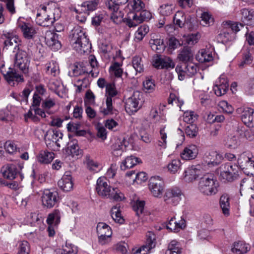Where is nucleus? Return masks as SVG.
Listing matches in <instances>:
<instances>
[{
	"label": "nucleus",
	"mask_w": 254,
	"mask_h": 254,
	"mask_svg": "<svg viewBox=\"0 0 254 254\" xmlns=\"http://www.w3.org/2000/svg\"><path fill=\"white\" fill-rule=\"evenodd\" d=\"M151 49L157 53H161L165 49V46L163 41L159 38H151L149 41Z\"/></svg>",
	"instance_id": "obj_40"
},
{
	"label": "nucleus",
	"mask_w": 254,
	"mask_h": 254,
	"mask_svg": "<svg viewBox=\"0 0 254 254\" xmlns=\"http://www.w3.org/2000/svg\"><path fill=\"white\" fill-rule=\"evenodd\" d=\"M240 141L238 138L235 136H233L227 139L225 145L228 148L235 149L240 145Z\"/></svg>",
	"instance_id": "obj_57"
},
{
	"label": "nucleus",
	"mask_w": 254,
	"mask_h": 254,
	"mask_svg": "<svg viewBox=\"0 0 254 254\" xmlns=\"http://www.w3.org/2000/svg\"><path fill=\"white\" fill-rule=\"evenodd\" d=\"M183 248L179 242L171 241L168 245L165 254H182Z\"/></svg>",
	"instance_id": "obj_34"
},
{
	"label": "nucleus",
	"mask_w": 254,
	"mask_h": 254,
	"mask_svg": "<svg viewBox=\"0 0 254 254\" xmlns=\"http://www.w3.org/2000/svg\"><path fill=\"white\" fill-rule=\"evenodd\" d=\"M0 172L3 177L8 179H14L18 173L16 166L14 164H6L2 166Z\"/></svg>",
	"instance_id": "obj_28"
},
{
	"label": "nucleus",
	"mask_w": 254,
	"mask_h": 254,
	"mask_svg": "<svg viewBox=\"0 0 254 254\" xmlns=\"http://www.w3.org/2000/svg\"><path fill=\"white\" fill-rule=\"evenodd\" d=\"M228 88V80L225 75H222L214 86L213 90L217 96H221L226 93Z\"/></svg>",
	"instance_id": "obj_20"
},
{
	"label": "nucleus",
	"mask_w": 254,
	"mask_h": 254,
	"mask_svg": "<svg viewBox=\"0 0 254 254\" xmlns=\"http://www.w3.org/2000/svg\"><path fill=\"white\" fill-rule=\"evenodd\" d=\"M98 243L105 245L111 241L112 231L111 227L104 222H99L96 227Z\"/></svg>",
	"instance_id": "obj_8"
},
{
	"label": "nucleus",
	"mask_w": 254,
	"mask_h": 254,
	"mask_svg": "<svg viewBox=\"0 0 254 254\" xmlns=\"http://www.w3.org/2000/svg\"><path fill=\"white\" fill-rule=\"evenodd\" d=\"M168 103L172 105H176L181 109V106L184 104V101L177 97L175 94L171 93L168 99Z\"/></svg>",
	"instance_id": "obj_61"
},
{
	"label": "nucleus",
	"mask_w": 254,
	"mask_h": 254,
	"mask_svg": "<svg viewBox=\"0 0 254 254\" xmlns=\"http://www.w3.org/2000/svg\"><path fill=\"white\" fill-rule=\"evenodd\" d=\"M110 214L113 219L117 223L123 224L124 219L122 216L120 210V206L116 205L114 206L110 211Z\"/></svg>",
	"instance_id": "obj_46"
},
{
	"label": "nucleus",
	"mask_w": 254,
	"mask_h": 254,
	"mask_svg": "<svg viewBox=\"0 0 254 254\" xmlns=\"http://www.w3.org/2000/svg\"><path fill=\"white\" fill-rule=\"evenodd\" d=\"M238 114L241 115L242 122L247 126L252 124L253 120L254 109L247 107H241L236 110Z\"/></svg>",
	"instance_id": "obj_21"
},
{
	"label": "nucleus",
	"mask_w": 254,
	"mask_h": 254,
	"mask_svg": "<svg viewBox=\"0 0 254 254\" xmlns=\"http://www.w3.org/2000/svg\"><path fill=\"white\" fill-rule=\"evenodd\" d=\"M85 163L87 168L91 171L97 172L100 170L99 164L92 159L89 155H86Z\"/></svg>",
	"instance_id": "obj_48"
},
{
	"label": "nucleus",
	"mask_w": 254,
	"mask_h": 254,
	"mask_svg": "<svg viewBox=\"0 0 254 254\" xmlns=\"http://www.w3.org/2000/svg\"><path fill=\"white\" fill-rule=\"evenodd\" d=\"M165 126L160 128V140L158 141V145L162 149H165L167 147V141L166 139L167 137V132L165 131Z\"/></svg>",
	"instance_id": "obj_55"
},
{
	"label": "nucleus",
	"mask_w": 254,
	"mask_h": 254,
	"mask_svg": "<svg viewBox=\"0 0 254 254\" xmlns=\"http://www.w3.org/2000/svg\"><path fill=\"white\" fill-rule=\"evenodd\" d=\"M54 158V153L46 151H41L37 156V161L43 164L50 163Z\"/></svg>",
	"instance_id": "obj_39"
},
{
	"label": "nucleus",
	"mask_w": 254,
	"mask_h": 254,
	"mask_svg": "<svg viewBox=\"0 0 254 254\" xmlns=\"http://www.w3.org/2000/svg\"><path fill=\"white\" fill-rule=\"evenodd\" d=\"M56 105L55 102L54 100L51 99H48L44 101L42 103V107L46 111V112L49 114H51V113L49 110L55 106Z\"/></svg>",
	"instance_id": "obj_63"
},
{
	"label": "nucleus",
	"mask_w": 254,
	"mask_h": 254,
	"mask_svg": "<svg viewBox=\"0 0 254 254\" xmlns=\"http://www.w3.org/2000/svg\"><path fill=\"white\" fill-rule=\"evenodd\" d=\"M61 217V212L59 210H55L52 213H50L47 219L48 225L57 226L60 222Z\"/></svg>",
	"instance_id": "obj_42"
},
{
	"label": "nucleus",
	"mask_w": 254,
	"mask_h": 254,
	"mask_svg": "<svg viewBox=\"0 0 254 254\" xmlns=\"http://www.w3.org/2000/svg\"><path fill=\"white\" fill-rule=\"evenodd\" d=\"M23 37L27 39H32L36 34L34 27L30 23L23 22L19 25Z\"/></svg>",
	"instance_id": "obj_29"
},
{
	"label": "nucleus",
	"mask_w": 254,
	"mask_h": 254,
	"mask_svg": "<svg viewBox=\"0 0 254 254\" xmlns=\"http://www.w3.org/2000/svg\"><path fill=\"white\" fill-rule=\"evenodd\" d=\"M46 137L48 139L51 140L54 143H56L58 146L59 144L57 142L60 139H62L63 137V133L59 130L53 129L52 130H49L47 132Z\"/></svg>",
	"instance_id": "obj_45"
},
{
	"label": "nucleus",
	"mask_w": 254,
	"mask_h": 254,
	"mask_svg": "<svg viewBox=\"0 0 254 254\" xmlns=\"http://www.w3.org/2000/svg\"><path fill=\"white\" fill-rule=\"evenodd\" d=\"M70 37L72 46L76 51L85 52L90 47L85 32L79 26H76L72 30Z\"/></svg>",
	"instance_id": "obj_3"
},
{
	"label": "nucleus",
	"mask_w": 254,
	"mask_h": 254,
	"mask_svg": "<svg viewBox=\"0 0 254 254\" xmlns=\"http://www.w3.org/2000/svg\"><path fill=\"white\" fill-rule=\"evenodd\" d=\"M46 72L53 76H56L60 73L59 66L58 63L55 61L49 62L46 64Z\"/></svg>",
	"instance_id": "obj_47"
},
{
	"label": "nucleus",
	"mask_w": 254,
	"mask_h": 254,
	"mask_svg": "<svg viewBox=\"0 0 254 254\" xmlns=\"http://www.w3.org/2000/svg\"><path fill=\"white\" fill-rule=\"evenodd\" d=\"M96 190L98 194L104 198L120 201L125 198L124 194L117 188H112L104 177H100L97 181Z\"/></svg>",
	"instance_id": "obj_2"
},
{
	"label": "nucleus",
	"mask_w": 254,
	"mask_h": 254,
	"mask_svg": "<svg viewBox=\"0 0 254 254\" xmlns=\"http://www.w3.org/2000/svg\"><path fill=\"white\" fill-rule=\"evenodd\" d=\"M89 61L90 66L92 68V70H88L87 69L84 71H81L76 67V68L74 69L73 70L74 76L81 75L83 74H86V76L81 79H77L75 80L74 85L77 87V92H80L82 90L87 88L89 85V81L88 78L87 77V74H91L92 77H96L98 75V62L95 56L93 55H90L89 56Z\"/></svg>",
	"instance_id": "obj_1"
},
{
	"label": "nucleus",
	"mask_w": 254,
	"mask_h": 254,
	"mask_svg": "<svg viewBox=\"0 0 254 254\" xmlns=\"http://www.w3.org/2000/svg\"><path fill=\"white\" fill-rule=\"evenodd\" d=\"M132 66L136 72L140 73L143 70V64L141 58L134 57L132 61Z\"/></svg>",
	"instance_id": "obj_58"
},
{
	"label": "nucleus",
	"mask_w": 254,
	"mask_h": 254,
	"mask_svg": "<svg viewBox=\"0 0 254 254\" xmlns=\"http://www.w3.org/2000/svg\"><path fill=\"white\" fill-rule=\"evenodd\" d=\"M198 127L196 125L193 124H190L186 127L185 132L187 136L193 138L195 137L198 133Z\"/></svg>",
	"instance_id": "obj_56"
},
{
	"label": "nucleus",
	"mask_w": 254,
	"mask_h": 254,
	"mask_svg": "<svg viewBox=\"0 0 254 254\" xmlns=\"http://www.w3.org/2000/svg\"><path fill=\"white\" fill-rule=\"evenodd\" d=\"M151 17L150 12L146 10H141L139 12L130 11L127 13L124 21L128 27H134L143 21L150 19Z\"/></svg>",
	"instance_id": "obj_6"
},
{
	"label": "nucleus",
	"mask_w": 254,
	"mask_h": 254,
	"mask_svg": "<svg viewBox=\"0 0 254 254\" xmlns=\"http://www.w3.org/2000/svg\"><path fill=\"white\" fill-rule=\"evenodd\" d=\"M196 59L200 63H206L212 61L213 57L211 52L202 49L197 55Z\"/></svg>",
	"instance_id": "obj_41"
},
{
	"label": "nucleus",
	"mask_w": 254,
	"mask_h": 254,
	"mask_svg": "<svg viewBox=\"0 0 254 254\" xmlns=\"http://www.w3.org/2000/svg\"><path fill=\"white\" fill-rule=\"evenodd\" d=\"M220 179L224 182H232L238 173V167L230 163L222 165L219 168Z\"/></svg>",
	"instance_id": "obj_7"
},
{
	"label": "nucleus",
	"mask_w": 254,
	"mask_h": 254,
	"mask_svg": "<svg viewBox=\"0 0 254 254\" xmlns=\"http://www.w3.org/2000/svg\"><path fill=\"white\" fill-rule=\"evenodd\" d=\"M58 186L65 191H69L72 188L73 183L70 172H66L58 181Z\"/></svg>",
	"instance_id": "obj_24"
},
{
	"label": "nucleus",
	"mask_w": 254,
	"mask_h": 254,
	"mask_svg": "<svg viewBox=\"0 0 254 254\" xmlns=\"http://www.w3.org/2000/svg\"><path fill=\"white\" fill-rule=\"evenodd\" d=\"M149 32V27L146 25L140 26L135 33V40L136 41H141Z\"/></svg>",
	"instance_id": "obj_52"
},
{
	"label": "nucleus",
	"mask_w": 254,
	"mask_h": 254,
	"mask_svg": "<svg viewBox=\"0 0 254 254\" xmlns=\"http://www.w3.org/2000/svg\"><path fill=\"white\" fill-rule=\"evenodd\" d=\"M201 24L203 26H209L213 23V18L207 12H203L201 14Z\"/></svg>",
	"instance_id": "obj_62"
},
{
	"label": "nucleus",
	"mask_w": 254,
	"mask_h": 254,
	"mask_svg": "<svg viewBox=\"0 0 254 254\" xmlns=\"http://www.w3.org/2000/svg\"><path fill=\"white\" fill-rule=\"evenodd\" d=\"M41 199L43 205L48 208H51L58 203L59 196L57 191L45 190L43 192Z\"/></svg>",
	"instance_id": "obj_14"
},
{
	"label": "nucleus",
	"mask_w": 254,
	"mask_h": 254,
	"mask_svg": "<svg viewBox=\"0 0 254 254\" xmlns=\"http://www.w3.org/2000/svg\"><path fill=\"white\" fill-rule=\"evenodd\" d=\"M1 71L4 79L11 85H14V82H20L23 81L22 76L16 71L15 69L8 68V70H3V67L1 68Z\"/></svg>",
	"instance_id": "obj_18"
},
{
	"label": "nucleus",
	"mask_w": 254,
	"mask_h": 254,
	"mask_svg": "<svg viewBox=\"0 0 254 254\" xmlns=\"http://www.w3.org/2000/svg\"><path fill=\"white\" fill-rule=\"evenodd\" d=\"M30 247L28 243L26 241L21 242L19 246L17 254H29Z\"/></svg>",
	"instance_id": "obj_64"
},
{
	"label": "nucleus",
	"mask_w": 254,
	"mask_h": 254,
	"mask_svg": "<svg viewBox=\"0 0 254 254\" xmlns=\"http://www.w3.org/2000/svg\"><path fill=\"white\" fill-rule=\"evenodd\" d=\"M49 89L55 92L59 97L63 98L64 94L61 92V89H63V86L62 85L61 81L58 79H51L49 82Z\"/></svg>",
	"instance_id": "obj_38"
},
{
	"label": "nucleus",
	"mask_w": 254,
	"mask_h": 254,
	"mask_svg": "<svg viewBox=\"0 0 254 254\" xmlns=\"http://www.w3.org/2000/svg\"><path fill=\"white\" fill-rule=\"evenodd\" d=\"M198 150L197 146L190 144L186 146L181 154L182 158L186 160L194 159L198 154Z\"/></svg>",
	"instance_id": "obj_27"
},
{
	"label": "nucleus",
	"mask_w": 254,
	"mask_h": 254,
	"mask_svg": "<svg viewBox=\"0 0 254 254\" xmlns=\"http://www.w3.org/2000/svg\"><path fill=\"white\" fill-rule=\"evenodd\" d=\"M201 173V167L199 165H192L185 170L182 179L187 183L193 182L199 177Z\"/></svg>",
	"instance_id": "obj_16"
},
{
	"label": "nucleus",
	"mask_w": 254,
	"mask_h": 254,
	"mask_svg": "<svg viewBox=\"0 0 254 254\" xmlns=\"http://www.w3.org/2000/svg\"><path fill=\"white\" fill-rule=\"evenodd\" d=\"M45 42L46 44L53 50H58L61 47V43L58 40V35L51 31L46 32Z\"/></svg>",
	"instance_id": "obj_23"
},
{
	"label": "nucleus",
	"mask_w": 254,
	"mask_h": 254,
	"mask_svg": "<svg viewBox=\"0 0 254 254\" xmlns=\"http://www.w3.org/2000/svg\"><path fill=\"white\" fill-rule=\"evenodd\" d=\"M183 193L178 188L168 189L163 196L164 202L168 204L176 205L181 200Z\"/></svg>",
	"instance_id": "obj_12"
},
{
	"label": "nucleus",
	"mask_w": 254,
	"mask_h": 254,
	"mask_svg": "<svg viewBox=\"0 0 254 254\" xmlns=\"http://www.w3.org/2000/svg\"><path fill=\"white\" fill-rule=\"evenodd\" d=\"M139 92H134L133 95L127 100L125 109L128 113L133 114L139 109Z\"/></svg>",
	"instance_id": "obj_19"
},
{
	"label": "nucleus",
	"mask_w": 254,
	"mask_h": 254,
	"mask_svg": "<svg viewBox=\"0 0 254 254\" xmlns=\"http://www.w3.org/2000/svg\"><path fill=\"white\" fill-rule=\"evenodd\" d=\"M65 150L67 155L72 156L78 155L80 151L79 146L75 144L68 145Z\"/></svg>",
	"instance_id": "obj_60"
},
{
	"label": "nucleus",
	"mask_w": 254,
	"mask_h": 254,
	"mask_svg": "<svg viewBox=\"0 0 254 254\" xmlns=\"http://www.w3.org/2000/svg\"><path fill=\"white\" fill-rule=\"evenodd\" d=\"M220 205L223 213L225 215L229 214L230 202L228 194L224 193L221 195L220 198Z\"/></svg>",
	"instance_id": "obj_43"
},
{
	"label": "nucleus",
	"mask_w": 254,
	"mask_h": 254,
	"mask_svg": "<svg viewBox=\"0 0 254 254\" xmlns=\"http://www.w3.org/2000/svg\"><path fill=\"white\" fill-rule=\"evenodd\" d=\"M218 183L212 174L204 175L198 183L199 191L204 195H212L218 191Z\"/></svg>",
	"instance_id": "obj_5"
},
{
	"label": "nucleus",
	"mask_w": 254,
	"mask_h": 254,
	"mask_svg": "<svg viewBox=\"0 0 254 254\" xmlns=\"http://www.w3.org/2000/svg\"><path fill=\"white\" fill-rule=\"evenodd\" d=\"M223 157L216 151H210L205 158V162L209 167L217 166L222 160Z\"/></svg>",
	"instance_id": "obj_30"
},
{
	"label": "nucleus",
	"mask_w": 254,
	"mask_h": 254,
	"mask_svg": "<svg viewBox=\"0 0 254 254\" xmlns=\"http://www.w3.org/2000/svg\"><path fill=\"white\" fill-rule=\"evenodd\" d=\"M181 162L179 159L172 160L167 166L168 170L173 174L176 173L181 168Z\"/></svg>",
	"instance_id": "obj_54"
},
{
	"label": "nucleus",
	"mask_w": 254,
	"mask_h": 254,
	"mask_svg": "<svg viewBox=\"0 0 254 254\" xmlns=\"http://www.w3.org/2000/svg\"><path fill=\"white\" fill-rule=\"evenodd\" d=\"M128 0H109L106 3V6L112 12L111 18L117 22L119 18L122 17L120 12H118L119 5L126 3Z\"/></svg>",
	"instance_id": "obj_17"
},
{
	"label": "nucleus",
	"mask_w": 254,
	"mask_h": 254,
	"mask_svg": "<svg viewBox=\"0 0 254 254\" xmlns=\"http://www.w3.org/2000/svg\"><path fill=\"white\" fill-rule=\"evenodd\" d=\"M77 252V248L71 244L66 243L62 249L56 251V254H76Z\"/></svg>",
	"instance_id": "obj_44"
},
{
	"label": "nucleus",
	"mask_w": 254,
	"mask_h": 254,
	"mask_svg": "<svg viewBox=\"0 0 254 254\" xmlns=\"http://www.w3.org/2000/svg\"><path fill=\"white\" fill-rule=\"evenodd\" d=\"M30 58L25 51L19 50L15 55L14 66L23 73L28 72Z\"/></svg>",
	"instance_id": "obj_9"
},
{
	"label": "nucleus",
	"mask_w": 254,
	"mask_h": 254,
	"mask_svg": "<svg viewBox=\"0 0 254 254\" xmlns=\"http://www.w3.org/2000/svg\"><path fill=\"white\" fill-rule=\"evenodd\" d=\"M146 242L145 245L139 248L141 254H148L149 251L156 246V237L154 233L148 232L146 235Z\"/></svg>",
	"instance_id": "obj_26"
},
{
	"label": "nucleus",
	"mask_w": 254,
	"mask_h": 254,
	"mask_svg": "<svg viewBox=\"0 0 254 254\" xmlns=\"http://www.w3.org/2000/svg\"><path fill=\"white\" fill-rule=\"evenodd\" d=\"M3 36L5 38L4 41V47L7 49L10 48H14L15 49L18 48V51L19 46L20 45L21 40L17 36L14 35L10 33H6L3 34Z\"/></svg>",
	"instance_id": "obj_22"
},
{
	"label": "nucleus",
	"mask_w": 254,
	"mask_h": 254,
	"mask_svg": "<svg viewBox=\"0 0 254 254\" xmlns=\"http://www.w3.org/2000/svg\"><path fill=\"white\" fill-rule=\"evenodd\" d=\"M152 64L157 69H173L175 66V64L170 58L161 55L153 57Z\"/></svg>",
	"instance_id": "obj_15"
},
{
	"label": "nucleus",
	"mask_w": 254,
	"mask_h": 254,
	"mask_svg": "<svg viewBox=\"0 0 254 254\" xmlns=\"http://www.w3.org/2000/svg\"><path fill=\"white\" fill-rule=\"evenodd\" d=\"M185 220L181 218L177 220L175 217L172 218L167 224V228L172 231L178 232L180 229L184 228L186 226Z\"/></svg>",
	"instance_id": "obj_31"
},
{
	"label": "nucleus",
	"mask_w": 254,
	"mask_h": 254,
	"mask_svg": "<svg viewBox=\"0 0 254 254\" xmlns=\"http://www.w3.org/2000/svg\"><path fill=\"white\" fill-rule=\"evenodd\" d=\"M242 20L244 23L249 25H254V11L244 8L241 11Z\"/></svg>",
	"instance_id": "obj_37"
},
{
	"label": "nucleus",
	"mask_w": 254,
	"mask_h": 254,
	"mask_svg": "<svg viewBox=\"0 0 254 254\" xmlns=\"http://www.w3.org/2000/svg\"><path fill=\"white\" fill-rule=\"evenodd\" d=\"M239 137L242 139L252 141L254 140V130L250 128L247 129L244 127L238 128L237 130Z\"/></svg>",
	"instance_id": "obj_36"
},
{
	"label": "nucleus",
	"mask_w": 254,
	"mask_h": 254,
	"mask_svg": "<svg viewBox=\"0 0 254 254\" xmlns=\"http://www.w3.org/2000/svg\"><path fill=\"white\" fill-rule=\"evenodd\" d=\"M106 108L101 110V112L105 115L113 114V108L112 106V97L117 94V91L116 89L114 83H109L106 85Z\"/></svg>",
	"instance_id": "obj_10"
},
{
	"label": "nucleus",
	"mask_w": 254,
	"mask_h": 254,
	"mask_svg": "<svg viewBox=\"0 0 254 254\" xmlns=\"http://www.w3.org/2000/svg\"><path fill=\"white\" fill-rule=\"evenodd\" d=\"M140 159L134 156L131 155L127 156L122 162L121 165V169L122 170H126L136 165L140 162Z\"/></svg>",
	"instance_id": "obj_35"
},
{
	"label": "nucleus",
	"mask_w": 254,
	"mask_h": 254,
	"mask_svg": "<svg viewBox=\"0 0 254 254\" xmlns=\"http://www.w3.org/2000/svg\"><path fill=\"white\" fill-rule=\"evenodd\" d=\"M148 187L154 197L157 198L162 197L164 190V184L159 177H151L149 181Z\"/></svg>",
	"instance_id": "obj_11"
},
{
	"label": "nucleus",
	"mask_w": 254,
	"mask_h": 254,
	"mask_svg": "<svg viewBox=\"0 0 254 254\" xmlns=\"http://www.w3.org/2000/svg\"><path fill=\"white\" fill-rule=\"evenodd\" d=\"M175 6L172 4L165 3L160 6L158 8L159 13L163 16H169L173 13Z\"/></svg>",
	"instance_id": "obj_51"
},
{
	"label": "nucleus",
	"mask_w": 254,
	"mask_h": 254,
	"mask_svg": "<svg viewBox=\"0 0 254 254\" xmlns=\"http://www.w3.org/2000/svg\"><path fill=\"white\" fill-rule=\"evenodd\" d=\"M177 58L184 64L191 62L193 59V52L190 48L184 47L180 51Z\"/></svg>",
	"instance_id": "obj_33"
},
{
	"label": "nucleus",
	"mask_w": 254,
	"mask_h": 254,
	"mask_svg": "<svg viewBox=\"0 0 254 254\" xmlns=\"http://www.w3.org/2000/svg\"><path fill=\"white\" fill-rule=\"evenodd\" d=\"M197 119V115L194 112L186 111L184 113L183 120L184 122L188 124H192Z\"/></svg>",
	"instance_id": "obj_59"
},
{
	"label": "nucleus",
	"mask_w": 254,
	"mask_h": 254,
	"mask_svg": "<svg viewBox=\"0 0 254 254\" xmlns=\"http://www.w3.org/2000/svg\"><path fill=\"white\" fill-rule=\"evenodd\" d=\"M251 250L249 244L243 241L235 242L231 246V251L234 254H245Z\"/></svg>",
	"instance_id": "obj_25"
},
{
	"label": "nucleus",
	"mask_w": 254,
	"mask_h": 254,
	"mask_svg": "<svg viewBox=\"0 0 254 254\" xmlns=\"http://www.w3.org/2000/svg\"><path fill=\"white\" fill-rule=\"evenodd\" d=\"M197 65L193 62H190L184 64V67L177 65L176 71L178 74V78L180 80H184L186 75L191 77L196 73L197 71Z\"/></svg>",
	"instance_id": "obj_13"
},
{
	"label": "nucleus",
	"mask_w": 254,
	"mask_h": 254,
	"mask_svg": "<svg viewBox=\"0 0 254 254\" xmlns=\"http://www.w3.org/2000/svg\"><path fill=\"white\" fill-rule=\"evenodd\" d=\"M58 11V9L56 8H51L42 5L37 13L36 23L43 27H48L52 25L59 18L58 15L55 16L56 13Z\"/></svg>",
	"instance_id": "obj_4"
},
{
	"label": "nucleus",
	"mask_w": 254,
	"mask_h": 254,
	"mask_svg": "<svg viewBox=\"0 0 254 254\" xmlns=\"http://www.w3.org/2000/svg\"><path fill=\"white\" fill-rule=\"evenodd\" d=\"M125 148L122 141H117L112 146L113 154L115 156H121Z\"/></svg>",
	"instance_id": "obj_53"
},
{
	"label": "nucleus",
	"mask_w": 254,
	"mask_h": 254,
	"mask_svg": "<svg viewBox=\"0 0 254 254\" xmlns=\"http://www.w3.org/2000/svg\"><path fill=\"white\" fill-rule=\"evenodd\" d=\"M174 22L176 25L182 28L186 22V17L184 12L182 11H178L174 16Z\"/></svg>",
	"instance_id": "obj_50"
},
{
	"label": "nucleus",
	"mask_w": 254,
	"mask_h": 254,
	"mask_svg": "<svg viewBox=\"0 0 254 254\" xmlns=\"http://www.w3.org/2000/svg\"><path fill=\"white\" fill-rule=\"evenodd\" d=\"M252 155L249 152H243L238 159V164L242 169L251 168L252 164H254V161L252 160Z\"/></svg>",
	"instance_id": "obj_32"
},
{
	"label": "nucleus",
	"mask_w": 254,
	"mask_h": 254,
	"mask_svg": "<svg viewBox=\"0 0 254 254\" xmlns=\"http://www.w3.org/2000/svg\"><path fill=\"white\" fill-rule=\"evenodd\" d=\"M142 85L143 90L146 93H152L155 90V81L151 77H146Z\"/></svg>",
	"instance_id": "obj_49"
}]
</instances>
